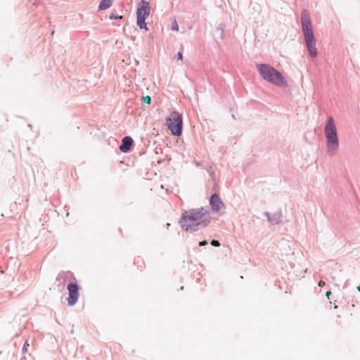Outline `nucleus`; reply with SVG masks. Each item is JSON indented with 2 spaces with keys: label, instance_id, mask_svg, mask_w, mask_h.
I'll return each mask as SVG.
<instances>
[{
  "label": "nucleus",
  "instance_id": "nucleus-7",
  "mask_svg": "<svg viewBox=\"0 0 360 360\" xmlns=\"http://www.w3.org/2000/svg\"><path fill=\"white\" fill-rule=\"evenodd\" d=\"M150 6L148 1L141 0L136 8V18H148L150 15Z\"/></svg>",
  "mask_w": 360,
  "mask_h": 360
},
{
  "label": "nucleus",
  "instance_id": "nucleus-27",
  "mask_svg": "<svg viewBox=\"0 0 360 360\" xmlns=\"http://www.w3.org/2000/svg\"><path fill=\"white\" fill-rule=\"evenodd\" d=\"M357 290L360 292V285L357 286Z\"/></svg>",
  "mask_w": 360,
  "mask_h": 360
},
{
  "label": "nucleus",
  "instance_id": "nucleus-19",
  "mask_svg": "<svg viewBox=\"0 0 360 360\" xmlns=\"http://www.w3.org/2000/svg\"><path fill=\"white\" fill-rule=\"evenodd\" d=\"M172 30L174 31H178L179 30V25L176 22V21L174 20V22L172 23Z\"/></svg>",
  "mask_w": 360,
  "mask_h": 360
},
{
  "label": "nucleus",
  "instance_id": "nucleus-10",
  "mask_svg": "<svg viewBox=\"0 0 360 360\" xmlns=\"http://www.w3.org/2000/svg\"><path fill=\"white\" fill-rule=\"evenodd\" d=\"M282 210L281 208H278L272 215H271V224L273 225H277L281 223L282 221Z\"/></svg>",
  "mask_w": 360,
  "mask_h": 360
},
{
  "label": "nucleus",
  "instance_id": "nucleus-6",
  "mask_svg": "<svg viewBox=\"0 0 360 360\" xmlns=\"http://www.w3.org/2000/svg\"><path fill=\"white\" fill-rule=\"evenodd\" d=\"M79 285L76 282H70L67 285L68 297L67 298L68 305L74 306L78 301L79 297Z\"/></svg>",
  "mask_w": 360,
  "mask_h": 360
},
{
  "label": "nucleus",
  "instance_id": "nucleus-1",
  "mask_svg": "<svg viewBox=\"0 0 360 360\" xmlns=\"http://www.w3.org/2000/svg\"><path fill=\"white\" fill-rule=\"evenodd\" d=\"M210 222V213L204 207L184 210L179 219L181 229L188 233H194L205 229Z\"/></svg>",
  "mask_w": 360,
  "mask_h": 360
},
{
  "label": "nucleus",
  "instance_id": "nucleus-3",
  "mask_svg": "<svg viewBox=\"0 0 360 360\" xmlns=\"http://www.w3.org/2000/svg\"><path fill=\"white\" fill-rule=\"evenodd\" d=\"M255 65L264 80L278 87L288 86V83L282 73L272 65L266 63H256Z\"/></svg>",
  "mask_w": 360,
  "mask_h": 360
},
{
  "label": "nucleus",
  "instance_id": "nucleus-4",
  "mask_svg": "<svg viewBox=\"0 0 360 360\" xmlns=\"http://www.w3.org/2000/svg\"><path fill=\"white\" fill-rule=\"evenodd\" d=\"M325 136L328 153L335 152L339 148V139L337 129L332 117H329L325 125Z\"/></svg>",
  "mask_w": 360,
  "mask_h": 360
},
{
  "label": "nucleus",
  "instance_id": "nucleus-9",
  "mask_svg": "<svg viewBox=\"0 0 360 360\" xmlns=\"http://www.w3.org/2000/svg\"><path fill=\"white\" fill-rule=\"evenodd\" d=\"M134 145V140L130 136H125L122 139L121 144L119 146V150L124 153H127L131 151V147Z\"/></svg>",
  "mask_w": 360,
  "mask_h": 360
},
{
  "label": "nucleus",
  "instance_id": "nucleus-24",
  "mask_svg": "<svg viewBox=\"0 0 360 360\" xmlns=\"http://www.w3.org/2000/svg\"><path fill=\"white\" fill-rule=\"evenodd\" d=\"M331 294V292L330 291H327L326 293V295L327 296V297L329 299L330 298V295Z\"/></svg>",
  "mask_w": 360,
  "mask_h": 360
},
{
  "label": "nucleus",
  "instance_id": "nucleus-8",
  "mask_svg": "<svg viewBox=\"0 0 360 360\" xmlns=\"http://www.w3.org/2000/svg\"><path fill=\"white\" fill-rule=\"evenodd\" d=\"M209 202L213 212H218L224 207V202L217 193H214L210 195Z\"/></svg>",
  "mask_w": 360,
  "mask_h": 360
},
{
  "label": "nucleus",
  "instance_id": "nucleus-13",
  "mask_svg": "<svg viewBox=\"0 0 360 360\" xmlns=\"http://www.w3.org/2000/svg\"><path fill=\"white\" fill-rule=\"evenodd\" d=\"M109 19L110 20H121L123 19V16L120 15H115V13H111L110 15H109Z\"/></svg>",
  "mask_w": 360,
  "mask_h": 360
},
{
  "label": "nucleus",
  "instance_id": "nucleus-26",
  "mask_svg": "<svg viewBox=\"0 0 360 360\" xmlns=\"http://www.w3.org/2000/svg\"><path fill=\"white\" fill-rule=\"evenodd\" d=\"M169 226H170V224H169V223H167V228L168 229V228L169 227Z\"/></svg>",
  "mask_w": 360,
  "mask_h": 360
},
{
  "label": "nucleus",
  "instance_id": "nucleus-12",
  "mask_svg": "<svg viewBox=\"0 0 360 360\" xmlns=\"http://www.w3.org/2000/svg\"><path fill=\"white\" fill-rule=\"evenodd\" d=\"M147 18H136V25L141 30H148L147 22H146Z\"/></svg>",
  "mask_w": 360,
  "mask_h": 360
},
{
  "label": "nucleus",
  "instance_id": "nucleus-21",
  "mask_svg": "<svg viewBox=\"0 0 360 360\" xmlns=\"http://www.w3.org/2000/svg\"><path fill=\"white\" fill-rule=\"evenodd\" d=\"M264 216H265L266 217V219H267V221L271 223V215L270 214V213L269 212H264Z\"/></svg>",
  "mask_w": 360,
  "mask_h": 360
},
{
  "label": "nucleus",
  "instance_id": "nucleus-17",
  "mask_svg": "<svg viewBox=\"0 0 360 360\" xmlns=\"http://www.w3.org/2000/svg\"><path fill=\"white\" fill-rule=\"evenodd\" d=\"M210 244H211V245H212L214 247H220V245H221L220 242L218 240H215V239H212L210 241Z\"/></svg>",
  "mask_w": 360,
  "mask_h": 360
},
{
  "label": "nucleus",
  "instance_id": "nucleus-23",
  "mask_svg": "<svg viewBox=\"0 0 360 360\" xmlns=\"http://www.w3.org/2000/svg\"><path fill=\"white\" fill-rule=\"evenodd\" d=\"M28 346H29V344H28L27 341H26L25 342L24 345H23V347H22V352L23 353L27 352Z\"/></svg>",
  "mask_w": 360,
  "mask_h": 360
},
{
  "label": "nucleus",
  "instance_id": "nucleus-11",
  "mask_svg": "<svg viewBox=\"0 0 360 360\" xmlns=\"http://www.w3.org/2000/svg\"><path fill=\"white\" fill-rule=\"evenodd\" d=\"M113 0H101L98 5V10H106L112 6Z\"/></svg>",
  "mask_w": 360,
  "mask_h": 360
},
{
  "label": "nucleus",
  "instance_id": "nucleus-18",
  "mask_svg": "<svg viewBox=\"0 0 360 360\" xmlns=\"http://www.w3.org/2000/svg\"><path fill=\"white\" fill-rule=\"evenodd\" d=\"M174 58L177 60H183L184 56L182 51H179L177 54L175 56Z\"/></svg>",
  "mask_w": 360,
  "mask_h": 360
},
{
  "label": "nucleus",
  "instance_id": "nucleus-20",
  "mask_svg": "<svg viewBox=\"0 0 360 360\" xmlns=\"http://www.w3.org/2000/svg\"><path fill=\"white\" fill-rule=\"evenodd\" d=\"M65 274H66V275H65V276L63 278V280H64V281H63V285H65V283L66 278H67L68 276H69V275H70V276L73 279H75V277L73 276V274H72L71 272L68 271Z\"/></svg>",
  "mask_w": 360,
  "mask_h": 360
},
{
  "label": "nucleus",
  "instance_id": "nucleus-14",
  "mask_svg": "<svg viewBox=\"0 0 360 360\" xmlns=\"http://www.w3.org/2000/svg\"><path fill=\"white\" fill-rule=\"evenodd\" d=\"M141 101L143 103H146V104H148V105H150L151 103V97L149 96H142L141 97Z\"/></svg>",
  "mask_w": 360,
  "mask_h": 360
},
{
  "label": "nucleus",
  "instance_id": "nucleus-22",
  "mask_svg": "<svg viewBox=\"0 0 360 360\" xmlns=\"http://www.w3.org/2000/svg\"><path fill=\"white\" fill-rule=\"evenodd\" d=\"M208 244V241L207 240H203L202 241H200L198 245L199 246H205Z\"/></svg>",
  "mask_w": 360,
  "mask_h": 360
},
{
  "label": "nucleus",
  "instance_id": "nucleus-15",
  "mask_svg": "<svg viewBox=\"0 0 360 360\" xmlns=\"http://www.w3.org/2000/svg\"><path fill=\"white\" fill-rule=\"evenodd\" d=\"M135 264L137 265L138 267L142 268L143 266V262L140 259V257H138L134 261Z\"/></svg>",
  "mask_w": 360,
  "mask_h": 360
},
{
  "label": "nucleus",
  "instance_id": "nucleus-25",
  "mask_svg": "<svg viewBox=\"0 0 360 360\" xmlns=\"http://www.w3.org/2000/svg\"><path fill=\"white\" fill-rule=\"evenodd\" d=\"M149 39H150L151 41H153V39H154V37H153V35L150 34V35H149Z\"/></svg>",
  "mask_w": 360,
  "mask_h": 360
},
{
  "label": "nucleus",
  "instance_id": "nucleus-5",
  "mask_svg": "<svg viewBox=\"0 0 360 360\" xmlns=\"http://www.w3.org/2000/svg\"><path fill=\"white\" fill-rule=\"evenodd\" d=\"M166 124L174 136H181L183 132V115L176 112H172L166 118Z\"/></svg>",
  "mask_w": 360,
  "mask_h": 360
},
{
  "label": "nucleus",
  "instance_id": "nucleus-2",
  "mask_svg": "<svg viewBox=\"0 0 360 360\" xmlns=\"http://www.w3.org/2000/svg\"><path fill=\"white\" fill-rule=\"evenodd\" d=\"M301 23L303 36L309 55L311 58H314L318 54L316 47V39L312 28L310 15L306 9H303L302 11Z\"/></svg>",
  "mask_w": 360,
  "mask_h": 360
},
{
  "label": "nucleus",
  "instance_id": "nucleus-16",
  "mask_svg": "<svg viewBox=\"0 0 360 360\" xmlns=\"http://www.w3.org/2000/svg\"><path fill=\"white\" fill-rule=\"evenodd\" d=\"M217 31H218L219 32L220 37H221V39H222L223 34L224 32L223 25L220 24L219 26L217 27Z\"/></svg>",
  "mask_w": 360,
  "mask_h": 360
}]
</instances>
